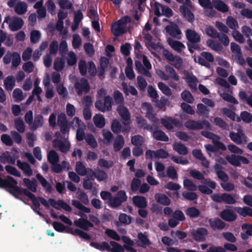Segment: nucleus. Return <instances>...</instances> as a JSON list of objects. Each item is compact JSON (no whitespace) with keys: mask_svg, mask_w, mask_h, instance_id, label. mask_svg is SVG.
Here are the masks:
<instances>
[{"mask_svg":"<svg viewBox=\"0 0 252 252\" xmlns=\"http://www.w3.org/2000/svg\"><path fill=\"white\" fill-rule=\"evenodd\" d=\"M75 170L77 173L81 176H85L87 174L89 177H92L91 174H92V176L94 174V171L89 168H86L84 165L81 161L76 162Z\"/></svg>","mask_w":252,"mask_h":252,"instance_id":"nucleus-18","label":"nucleus"},{"mask_svg":"<svg viewBox=\"0 0 252 252\" xmlns=\"http://www.w3.org/2000/svg\"><path fill=\"white\" fill-rule=\"evenodd\" d=\"M201 134L204 137L212 140L213 143L218 148L222 150L226 149L225 145L223 143L219 142L220 138L217 135L209 131H202Z\"/></svg>","mask_w":252,"mask_h":252,"instance_id":"nucleus-16","label":"nucleus"},{"mask_svg":"<svg viewBox=\"0 0 252 252\" xmlns=\"http://www.w3.org/2000/svg\"><path fill=\"white\" fill-rule=\"evenodd\" d=\"M104 105L105 107H101V112H104L107 111H109L111 109L112 104V98L109 96H106L104 99Z\"/></svg>","mask_w":252,"mask_h":252,"instance_id":"nucleus-50","label":"nucleus"},{"mask_svg":"<svg viewBox=\"0 0 252 252\" xmlns=\"http://www.w3.org/2000/svg\"><path fill=\"white\" fill-rule=\"evenodd\" d=\"M226 24L229 28L233 30H237L239 28L238 22L232 16L227 17L226 20Z\"/></svg>","mask_w":252,"mask_h":252,"instance_id":"nucleus-40","label":"nucleus"},{"mask_svg":"<svg viewBox=\"0 0 252 252\" xmlns=\"http://www.w3.org/2000/svg\"><path fill=\"white\" fill-rule=\"evenodd\" d=\"M242 121L244 123L249 124L252 122V115L246 111L241 112L240 116L236 117V121L238 122Z\"/></svg>","mask_w":252,"mask_h":252,"instance_id":"nucleus-24","label":"nucleus"},{"mask_svg":"<svg viewBox=\"0 0 252 252\" xmlns=\"http://www.w3.org/2000/svg\"><path fill=\"white\" fill-rule=\"evenodd\" d=\"M3 23L9 24V27L12 31H16L21 29L24 24L23 20L17 17H6L4 20Z\"/></svg>","mask_w":252,"mask_h":252,"instance_id":"nucleus-7","label":"nucleus"},{"mask_svg":"<svg viewBox=\"0 0 252 252\" xmlns=\"http://www.w3.org/2000/svg\"><path fill=\"white\" fill-rule=\"evenodd\" d=\"M219 93L221 97L225 101L228 102L234 103V104H238V101L231 95L226 94V93H221L220 90H219Z\"/></svg>","mask_w":252,"mask_h":252,"instance_id":"nucleus-56","label":"nucleus"},{"mask_svg":"<svg viewBox=\"0 0 252 252\" xmlns=\"http://www.w3.org/2000/svg\"><path fill=\"white\" fill-rule=\"evenodd\" d=\"M186 213L187 216L190 218H196L199 215L200 212L194 207H190L186 210Z\"/></svg>","mask_w":252,"mask_h":252,"instance_id":"nucleus-60","label":"nucleus"},{"mask_svg":"<svg viewBox=\"0 0 252 252\" xmlns=\"http://www.w3.org/2000/svg\"><path fill=\"white\" fill-rule=\"evenodd\" d=\"M155 200L158 203L165 206L169 205L171 203L170 199L165 194L161 193L156 194Z\"/></svg>","mask_w":252,"mask_h":252,"instance_id":"nucleus-28","label":"nucleus"},{"mask_svg":"<svg viewBox=\"0 0 252 252\" xmlns=\"http://www.w3.org/2000/svg\"><path fill=\"white\" fill-rule=\"evenodd\" d=\"M117 111L121 118L124 125L127 126L131 123L130 114L126 107L120 105L118 106Z\"/></svg>","mask_w":252,"mask_h":252,"instance_id":"nucleus-9","label":"nucleus"},{"mask_svg":"<svg viewBox=\"0 0 252 252\" xmlns=\"http://www.w3.org/2000/svg\"><path fill=\"white\" fill-rule=\"evenodd\" d=\"M198 3L205 9V12L207 13V9H213V4L210 0H198ZM208 15L209 14L206 13Z\"/></svg>","mask_w":252,"mask_h":252,"instance_id":"nucleus-57","label":"nucleus"},{"mask_svg":"<svg viewBox=\"0 0 252 252\" xmlns=\"http://www.w3.org/2000/svg\"><path fill=\"white\" fill-rule=\"evenodd\" d=\"M183 185L185 188L191 191H195L197 188L196 185L191 180L187 178L184 179Z\"/></svg>","mask_w":252,"mask_h":252,"instance_id":"nucleus-43","label":"nucleus"},{"mask_svg":"<svg viewBox=\"0 0 252 252\" xmlns=\"http://www.w3.org/2000/svg\"><path fill=\"white\" fill-rule=\"evenodd\" d=\"M173 150L178 154L186 155L188 153V148L180 142H176L173 145Z\"/></svg>","mask_w":252,"mask_h":252,"instance_id":"nucleus-32","label":"nucleus"},{"mask_svg":"<svg viewBox=\"0 0 252 252\" xmlns=\"http://www.w3.org/2000/svg\"><path fill=\"white\" fill-rule=\"evenodd\" d=\"M122 87L123 91L126 95L131 94L133 95H136L137 94V91L132 86H127L126 84L123 83L122 84Z\"/></svg>","mask_w":252,"mask_h":252,"instance_id":"nucleus-44","label":"nucleus"},{"mask_svg":"<svg viewBox=\"0 0 252 252\" xmlns=\"http://www.w3.org/2000/svg\"><path fill=\"white\" fill-rule=\"evenodd\" d=\"M17 165L27 176H30L32 175V171L28 163L22 162L19 160L17 162Z\"/></svg>","mask_w":252,"mask_h":252,"instance_id":"nucleus-36","label":"nucleus"},{"mask_svg":"<svg viewBox=\"0 0 252 252\" xmlns=\"http://www.w3.org/2000/svg\"><path fill=\"white\" fill-rule=\"evenodd\" d=\"M133 203L138 207L145 208L147 205V202L145 197L141 196H135L133 197Z\"/></svg>","mask_w":252,"mask_h":252,"instance_id":"nucleus-30","label":"nucleus"},{"mask_svg":"<svg viewBox=\"0 0 252 252\" xmlns=\"http://www.w3.org/2000/svg\"><path fill=\"white\" fill-rule=\"evenodd\" d=\"M57 139H55L53 141V146L54 148L59 149L63 153L67 152L70 147L69 141L66 139L64 138L63 140H61L60 133H56Z\"/></svg>","mask_w":252,"mask_h":252,"instance_id":"nucleus-4","label":"nucleus"},{"mask_svg":"<svg viewBox=\"0 0 252 252\" xmlns=\"http://www.w3.org/2000/svg\"><path fill=\"white\" fill-rule=\"evenodd\" d=\"M10 7L15 6V12L18 15H22L27 11L28 5L25 2L18 0H10L7 2Z\"/></svg>","mask_w":252,"mask_h":252,"instance_id":"nucleus-6","label":"nucleus"},{"mask_svg":"<svg viewBox=\"0 0 252 252\" xmlns=\"http://www.w3.org/2000/svg\"><path fill=\"white\" fill-rule=\"evenodd\" d=\"M138 245L142 247H145L151 244L147 237L142 233L138 234Z\"/></svg>","mask_w":252,"mask_h":252,"instance_id":"nucleus-54","label":"nucleus"},{"mask_svg":"<svg viewBox=\"0 0 252 252\" xmlns=\"http://www.w3.org/2000/svg\"><path fill=\"white\" fill-rule=\"evenodd\" d=\"M213 7H214L218 10L223 12H227L229 7L223 1L220 0H212Z\"/></svg>","mask_w":252,"mask_h":252,"instance_id":"nucleus-23","label":"nucleus"},{"mask_svg":"<svg viewBox=\"0 0 252 252\" xmlns=\"http://www.w3.org/2000/svg\"><path fill=\"white\" fill-rule=\"evenodd\" d=\"M182 99L188 103H192L194 101V98L189 91H185L181 94Z\"/></svg>","mask_w":252,"mask_h":252,"instance_id":"nucleus-62","label":"nucleus"},{"mask_svg":"<svg viewBox=\"0 0 252 252\" xmlns=\"http://www.w3.org/2000/svg\"><path fill=\"white\" fill-rule=\"evenodd\" d=\"M15 78L13 76H7L4 80V86L7 91H11L15 84Z\"/></svg>","mask_w":252,"mask_h":252,"instance_id":"nucleus-33","label":"nucleus"},{"mask_svg":"<svg viewBox=\"0 0 252 252\" xmlns=\"http://www.w3.org/2000/svg\"><path fill=\"white\" fill-rule=\"evenodd\" d=\"M206 44L208 47L216 52H220L223 49L222 45L220 43L212 39L207 40Z\"/></svg>","mask_w":252,"mask_h":252,"instance_id":"nucleus-35","label":"nucleus"},{"mask_svg":"<svg viewBox=\"0 0 252 252\" xmlns=\"http://www.w3.org/2000/svg\"><path fill=\"white\" fill-rule=\"evenodd\" d=\"M43 123V119L41 116L38 115L35 118L34 123L30 126V128L33 130L41 126Z\"/></svg>","mask_w":252,"mask_h":252,"instance_id":"nucleus-52","label":"nucleus"},{"mask_svg":"<svg viewBox=\"0 0 252 252\" xmlns=\"http://www.w3.org/2000/svg\"><path fill=\"white\" fill-rule=\"evenodd\" d=\"M185 126L189 129L198 130L204 128H210V124L206 121L198 122L194 120H189L185 124Z\"/></svg>","mask_w":252,"mask_h":252,"instance_id":"nucleus-10","label":"nucleus"},{"mask_svg":"<svg viewBox=\"0 0 252 252\" xmlns=\"http://www.w3.org/2000/svg\"><path fill=\"white\" fill-rule=\"evenodd\" d=\"M155 13L157 16L165 15L167 17L172 16L171 9L166 6H163L160 4L155 2L154 4Z\"/></svg>","mask_w":252,"mask_h":252,"instance_id":"nucleus-14","label":"nucleus"},{"mask_svg":"<svg viewBox=\"0 0 252 252\" xmlns=\"http://www.w3.org/2000/svg\"><path fill=\"white\" fill-rule=\"evenodd\" d=\"M65 66V62L63 59L57 58L55 59L54 63L55 69L58 71L62 70Z\"/></svg>","mask_w":252,"mask_h":252,"instance_id":"nucleus-53","label":"nucleus"},{"mask_svg":"<svg viewBox=\"0 0 252 252\" xmlns=\"http://www.w3.org/2000/svg\"><path fill=\"white\" fill-rule=\"evenodd\" d=\"M201 183L202 184L199 185L197 188L201 193L206 194H211L213 189H215L217 186L215 182L209 179H204Z\"/></svg>","mask_w":252,"mask_h":252,"instance_id":"nucleus-5","label":"nucleus"},{"mask_svg":"<svg viewBox=\"0 0 252 252\" xmlns=\"http://www.w3.org/2000/svg\"><path fill=\"white\" fill-rule=\"evenodd\" d=\"M232 36L234 39L240 43H243L245 41V38L243 35L237 30H234L232 32Z\"/></svg>","mask_w":252,"mask_h":252,"instance_id":"nucleus-64","label":"nucleus"},{"mask_svg":"<svg viewBox=\"0 0 252 252\" xmlns=\"http://www.w3.org/2000/svg\"><path fill=\"white\" fill-rule=\"evenodd\" d=\"M153 130L152 132H153V136L155 139L163 141H167L168 140V137L163 132L160 130L154 131L156 127L155 126H153Z\"/></svg>","mask_w":252,"mask_h":252,"instance_id":"nucleus-34","label":"nucleus"},{"mask_svg":"<svg viewBox=\"0 0 252 252\" xmlns=\"http://www.w3.org/2000/svg\"><path fill=\"white\" fill-rule=\"evenodd\" d=\"M6 187L12 188L15 191L19 192L20 189L17 186V182L12 177H8L6 179Z\"/></svg>","mask_w":252,"mask_h":252,"instance_id":"nucleus-45","label":"nucleus"},{"mask_svg":"<svg viewBox=\"0 0 252 252\" xmlns=\"http://www.w3.org/2000/svg\"><path fill=\"white\" fill-rule=\"evenodd\" d=\"M194 60L195 62L204 65L209 66V63L214 62V58L213 55L209 52H203L201 54V56L194 57Z\"/></svg>","mask_w":252,"mask_h":252,"instance_id":"nucleus-11","label":"nucleus"},{"mask_svg":"<svg viewBox=\"0 0 252 252\" xmlns=\"http://www.w3.org/2000/svg\"><path fill=\"white\" fill-rule=\"evenodd\" d=\"M129 17L126 16L112 25L111 31L116 36H119L124 33L127 29V24L130 22Z\"/></svg>","mask_w":252,"mask_h":252,"instance_id":"nucleus-2","label":"nucleus"},{"mask_svg":"<svg viewBox=\"0 0 252 252\" xmlns=\"http://www.w3.org/2000/svg\"><path fill=\"white\" fill-rule=\"evenodd\" d=\"M66 60L69 65L75 64L77 62L76 54L72 51L68 52L66 57Z\"/></svg>","mask_w":252,"mask_h":252,"instance_id":"nucleus-49","label":"nucleus"},{"mask_svg":"<svg viewBox=\"0 0 252 252\" xmlns=\"http://www.w3.org/2000/svg\"><path fill=\"white\" fill-rule=\"evenodd\" d=\"M36 178L39 181L42 187L48 191H50L51 190V187L49 183L47 180L43 178L40 174H37Z\"/></svg>","mask_w":252,"mask_h":252,"instance_id":"nucleus-48","label":"nucleus"},{"mask_svg":"<svg viewBox=\"0 0 252 252\" xmlns=\"http://www.w3.org/2000/svg\"><path fill=\"white\" fill-rule=\"evenodd\" d=\"M209 222L213 229H222L225 226L224 223L219 219H210Z\"/></svg>","mask_w":252,"mask_h":252,"instance_id":"nucleus-29","label":"nucleus"},{"mask_svg":"<svg viewBox=\"0 0 252 252\" xmlns=\"http://www.w3.org/2000/svg\"><path fill=\"white\" fill-rule=\"evenodd\" d=\"M48 160L52 164H56L59 161L58 154L54 151H51L48 155Z\"/></svg>","mask_w":252,"mask_h":252,"instance_id":"nucleus-59","label":"nucleus"},{"mask_svg":"<svg viewBox=\"0 0 252 252\" xmlns=\"http://www.w3.org/2000/svg\"><path fill=\"white\" fill-rule=\"evenodd\" d=\"M186 79L191 88L196 89L197 80L194 76L191 73H188L186 76Z\"/></svg>","mask_w":252,"mask_h":252,"instance_id":"nucleus-42","label":"nucleus"},{"mask_svg":"<svg viewBox=\"0 0 252 252\" xmlns=\"http://www.w3.org/2000/svg\"><path fill=\"white\" fill-rule=\"evenodd\" d=\"M231 139L237 144H243L247 142V136L243 133L242 128L238 126L237 132H231L229 134Z\"/></svg>","mask_w":252,"mask_h":252,"instance_id":"nucleus-8","label":"nucleus"},{"mask_svg":"<svg viewBox=\"0 0 252 252\" xmlns=\"http://www.w3.org/2000/svg\"><path fill=\"white\" fill-rule=\"evenodd\" d=\"M49 203L51 206L57 209L61 210L63 209L67 211H71V207L62 200H58L56 201L54 199H50Z\"/></svg>","mask_w":252,"mask_h":252,"instance_id":"nucleus-20","label":"nucleus"},{"mask_svg":"<svg viewBox=\"0 0 252 252\" xmlns=\"http://www.w3.org/2000/svg\"><path fill=\"white\" fill-rule=\"evenodd\" d=\"M95 126L99 128H102L105 125V119L101 114H96L93 118Z\"/></svg>","mask_w":252,"mask_h":252,"instance_id":"nucleus-31","label":"nucleus"},{"mask_svg":"<svg viewBox=\"0 0 252 252\" xmlns=\"http://www.w3.org/2000/svg\"><path fill=\"white\" fill-rule=\"evenodd\" d=\"M125 141L123 137L121 135H118L114 141V150L117 151H119L123 147Z\"/></svg>","mask_w":252,"mask_h":252,"instance_id":"nucleus-41","label":"nucleus"},{"mask_svg":"<svg viewBox=\"0 0 252 252\" xmlns=\"http://www.w3.org/2000/svg\"><path fill=\"white\" fill-rule=\"evenodd\" d=\"M85 139L86 143L91 147L94 148L97 146V142L93 135L90 134H87L85 137Z\"/></svg>","mask_w":252,"mask_h":252,"instance_id":"nucleus-47","label":"nucleus"},{"mask_svg":"<svg viewBox=\"0 0 252 252\" xmlns=\"http://www.w3.org/2000/svg\"><path fill=\"white\" fill-rule=\"evenodd\" d=\"M127 196L124 190L119 191L116 197L110 200V205L112 207H117L120 206L123 202L126 201Z\"/></svg>","mask_w":252,"mask_h":252,"instance_id":"nucleus-15","label":"nucleus"},{"mask_svg":"<svg viewBox=\"0 0 252 252\" xmlns=\"http://www.w3.org/2000/svg\"><path fill=\"white\" fill-rule=\"evenodd\" d=\"M220 217L226 221H232L236 220L237 215L232 210L226 209L221 212Z\"/></svg>","mask_w":252,"mask_h":252,"instance_id":"nucleus-22","label":"nucleus"},{"mask_svg":"<svg viewBox=\"0 0 252 252\" xmlns=\"http://www.w3.org/2000/svg\"><path fill=\"white\" fill-rule=\"evenodd\" d=\"M72 204L75 207L81 211L78 215L80 216L81 218L75 220L74 221V224L76 226L84 230H88L90 227H93V224L89 220L83 218L84 217L83 213H89L91 212V209L83 205L78 200H73L72 201Z\"/></svg>","mask_w":252,"mask_h":252,"instance_id":"nucleus-1","label":"nucleus"},{"mask_svg":"<svg viewBox=\"0 0 252 252\" xmlns=\"http://www.w3.org/2000/svg\"><path fill=\"white\" fill-rule=\"evenodd\" d=\"M167 41L169 45L177 52H181L185 49V46L180 41L174 40L171 38H169Z\"/></svg>","mask_w":252,"mask_h":252,"instance_id":"nucleus-25","label":"nucleus"},{"mask_svg":"<svg viewBox=\"0 0 252 252\" xmlns=\"http://www.w3.org/2000/svg\"><path fill=\"white\" fill-rule=\"evenodd\" d=\"M162 125L167 129H172L173 126L179 127L181 126L180 122L170 117L165 118L161 119Z\"/></svg>","mask_w":252,"mask_h":252,"instance_id":"nucleus-21","label":"nucleus"},{"mask_svg":"<svg viewBox=\"0 0 252 252\" xmlns=\"http://www.w3.org/2000/svg\"><path fill=\"white\" fill-rule=\"evenodd\" d=\"M131 141L133 145L140 146L144 142V139L142 136L137 135L132 136L131 137Z\"/></svg>","mask_w":252,"mask_h":252,"instance_id":"nucleus-63","label":"nucleus"},{"mask_svg":"<svg viewBox=\"0 0 252 252\" xmlns=\"http://www.w3.org/2000/svg\"><path fill=\"white\" fill-rule=\"evenodd\" d=\"M242 228L246 230V234H242V237L244 239H247V236H251L252 235V225L244 223L242 225Z\"/></svg>","mask_w":252,"mask_h":252,"instance_id":"nucleus-55","label":"nucleus"},{"mask_svg":"<svg viewBox=\"0 0 252 252\" xmlns=\"http://www.w3.org/2000/svg\"><path fill=\"white\" fill-rule=\"evenodd\" d=\"M75 88L79 95L84 93H86L90 90V86L87 81L82 78L77 81L75 84Z\"/></svg>","mask_w":252,"mask_h":252,"instance_id":"nucleus-17","label":"nucleus"},{"mask_svg":"<svg viewBox=\"0 0 252 252\" xmlns=\"http://www.w3.org/2000/svg\"><path fill=\"white\" fill-rule=\"evenodd\" d=\"M23 193L28 197L32 202L34 206L32 207V209L40 216H43L42 213L39 211V206H40L39 202L38 199L35 197L34 194L29 192V191L24 189Z\"/></svg>","mask_w":252,"mask_h":252,"instance_id":"nucleus-19","label":"nucleus"},{"mask_svg":"<svg viewBox=\"0 0 252 252\" xmlns=\"http://www.w3.org/2000/svg\"><path fill=\"white\" fill-rule=\"evenodd\" d=\"M24 182L26 187L33 192L36 190V184L35 181H32L29 179L25 178Z\"/></svg>","mask_w":252,"mask_h":252,"instance_id":"nucleus-61","label":"nucleus"},{"mask_svg":"<svg viewBox=\"0 0 252 252\" xmlns=\"http://www.w3.org/2000/svg\"><path fill=\"white\" fill-rule=\"evenodd\" d=\"M78 65L80 72L83 75H85L87 71L91 75L94 74L95 72V67L92 62H89L87 64L84 61L81 60L79 62Z\"/></svg>","mask_w":252,"mask_h":252,"instance_id":"nucleus-12","label":"nucleus"},{"mask_svg":"<svg viewBox=\"0 0 252 252\" xmlns=\"http://www.w3.org/2000/svg\"><path fill=\"white\" fill-rule=\"evenodd\" d=\"M12 96L16 101L19 102L25 98L26 94L21 89L16 88L13 91Z\"/></svg>","mask_w":252,"mask_h":252,"instance_id":"nucleus-38","label":"nucleus"},{"mask_svg":"<svg viewBox=\"0 0 252 252\" xmlns=\"http://www.w3.org/2000/svg\"><path fill=\"white\" fill-rule=\"evenodd\" d=\"M234 209L239 214L243 217L249 216L252 217V209L249 207H235Z\"/></svg>","mask_w":252,"mask_h":252,"instance_id":"nucleus-37","label":"nucleus"},{"mask_svg":"<svg viewBox=\"0 0 252 252\" xmlns=\"http://www.w3.org/2000/svg\"><path fill=\"white\" fill-rule=\"evenodd\" d=\"M94 172V174L92 176L91 174L92 177H90L92 179H94V177H96L98 181H103L106 180L107 178V175L106 173L103 171H97L95 170Z\"/></svg>","mask_w":252,"mask_h":252,"instance_id":"nucleus-46","label":"nucleus"},{"mask_svg":"<svg viewBox=\"0 0 252 252\" xmlns=\"http://www.w3.org/2000/svg\"><path fill=\"white\" fill-rule=\"evenodd\" d=\"M142 108L144 111H146L147 117L152 121H155L156 118L152 112V109L150 105L148 103H144L142 105Z\"/></svg>","mask_w":252,"mask_h":252,"instance_id":"nucleus-39","label":"nucleus"},{"mask_svg":"<svg viewBox=\"0 0 252 252\" xmlns=\"http://www.w3.org/2000/svg\"><path fill=\"white\" fill-rule=\"evenodd\" d=\"M72 127L74 129L78 128H85V125L78 117H74L71 123Z\"/></svg>","mask_w":252,"mask_h":252,"instance_id":"nucleus-58","label":"nucleus"},{"mask_svg":"<svg viewBox=\"0 0 252 252\" xmlns=\"http://www.w3.org/2000/svg\"><path fill=\"white\" fill-rule=\"evenodd\" d=\"M180 10L184 17L189 22H192L194 19V16L193 13L191 12L190 10L189 9L188 7L186 5H182L180 8Z\"/></svg>","mask_w":252,"mask_h":252,"instance_id":"nucleus-27","label":"nucleus"},{"mask_svg":"<svg viewBox=\"0 0 252 252\" xmlns=\"http://www.w3.org/2000/svg\"><path fill=\"white\" fill-rule=\"evenodd\" d=\"M166 32L171 36L177 38H180L181 31L179 30L176 25H172L167 26L166 28Z\"/></svg>","mask_w":252,"mask_h":252,"instance_id":"nucleus-26","label":"nucleus"},{"mask_svg":"<svg viewBox=\"0 0 252 252\" xmlns=\"http://www.w3.org/2000/svg\"><path fill=\"white\" fill-rule=\"evenodd\" d=\"M186 34L187 38L189 41L188 45L190 52H193L192 49H199V46L196 43L200 41V36L194 31L191 30H188L186 31Z\"/></svg>","mask_w":252,"mask_h":252,"instance_id":"nucleus-3","label":"nucleus"},{"mask_svg":"<svg viewBox=\"0 0 252 252\" xmlns=\"http://www.w3.org/2000/svg\"><path fill=\"white\" fill-rule=\"evenodd\" d=\"M226 158L231 164L236 166H240L239 156L231 155L226 156Z\"/></svg>","mask_w":252,"mask_h":252,"instance_id":"nucleus-51","label":"nucleus"},{"mask_svg":"<svg viewBox=\"0 0 252 252\" xmlns=\"http://www.w3.org/2000/svg\"><path fill=\"white\" fill-rule=\"evenodd\" d=\"M192 237L197 241H204L206 239V236L208 234V231L205 228H198L193 229L191 232Z\"/></svg>","mask_w":252,"mask_h":252,"instance_id":"nucleus-13","label":"nucleus"}]
</instances>
